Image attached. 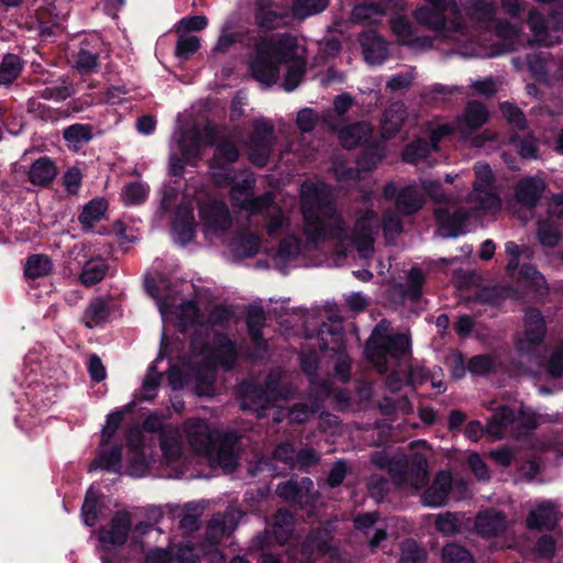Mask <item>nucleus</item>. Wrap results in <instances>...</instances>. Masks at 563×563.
I'll return each instance as SVG.
<instances>
[{
	"instance_id": "1",
	"label": "nucleus",
	"mask_w": 563,
	"mask_h": 563,
	"mask_svg": "<svg viewBox=\"0 0 563 563\" xmlns=\"http://www.w3.org/2000/svg\"><path fill=\"white\" fill-rule=\"evenodd\" d=\"M297 47L296 37L288 34L278 41L263 40L256 44L255 55L250 63L253 78L268 87L275 85L283 59L289 58Z\"/></svg>"
},
{
	"instance_id": "2",
	"label": "nucleus",
	"mask_w": 563,
	"mask_h": 563,
	"mask_svg": "<svg viewBox=\"0 0 563 563\" xmlns=\"http://www.w3.org/2000/svg\"><path fill=\"white\" fill-rule=\"evenodd\" d=\"M539 424V415L530 409L521 407L516 412L508 405H501L488 420L486 432L493 437L503 438L509 430L514 439L525 441L533 435Z\"/></svg>"
},
{
	"instance_id": "3",
	"label": "nucleus",
	"mask_w": 563,
	"mask_h": 563,
	"mask_svg": "<svg viewBox=\"0 0 563 563\" xmlns=\"http://www.w3.org/2000/svg\"><path fill=\"white\" fill-rule=\"evenodd\" d=\"M365 352L380 373L387 371V357L400 361L410 354V339L404 333L386 334L376 325L368 338Z\"/></svg>"
},
{
	"instance_id": "4",
	"label": "nucleus",
	"mask_w": 563,
	"mask_h": 563,
	"mask_svg": "<svg viewBox=\"0 0 563 563\" xmlns=\"http://www.w3.org/2000/svg\"><path fill=\"white\" fill-rule=\"evenodd\" d=\"M330 221L325 220L314 210H303L305 234L307 240L317 243L321 240L330 239L339 242L349 240V230L341 216L335 214L332 206H329L327 212Z\"/></svg>"
},
{
	"instance_id": "5",
	"label": "nucleus",
	"mask_w": 563,
	"mask_h": 563,
	"mask_svg": "<svg viewBox=\"0 0 563 563\" xmlns=\"http://www.w3.org/2000/svg\"><path fill=\"white\" fill-rule=\"evenodd\" d=\"M240 156V150L231 137L225 136L218 141L213 155L208 161V166L212 169L211 179L218 187H229L234 183L233 165Z\"/></svg>"
},
{
	"instance_id": "6",
	"label": "nucleus",
	"mask_w": 563,
	"mask_h": 563,
	"mask_svg": "<svg viewBox=\"0 0 563 563\" xmlns=\"http://www.w3.org/2000/svg\"><path fill=\"white\" fill-rule=\"evenodd\" d=\"M344 331L340 323L329 324L322 322L317 331L319 349L322 352H332L339 355L334 364V372L342 382H347L351 375V361L346 354L344 344Z\"/></svg>"
},
{
	"instance_id": "7",
	"label": "nucleus",
	"mask_w": 563,
	"mask_h": 563,
	"mask_svg": "<svg viewBox=\"0 0 563 563\" xmlns=\"http://www.w3.org/2000/svg\"><path fill=\"white\" fill-rule=\"evenodd\" d=\"M274 141L275 128L272 122L265 119L255 120L247 143L249 159L254 166L258 168L267 166Z\"/></svg>"
},
{
	"instance_id": "8",
	"label": "nucleus",
	"mask_w": 563,
	"mask_h": 563,
	"mask_svg": "<svg viewBox=\"0 0 563 563\" xmlns=\"http://www.w3.org/2000/svg\"><path fill=\"white\" fill-rule=\"evenodd\" d=\"M241 433L238 430L225 431L219 443L214 444V449L210 457H207L211 465L219 466L224 473H233L239 465V452L236 446L241 442Z\"/></svg>"
},
{
	"instance_id": "9",
	"label": "nucleus",
	"mask_w": 563,
	"mask_h": 563,
	"mask_svg": "<svg viewBox=\"0 0 563 563\" xmlns=\"http://www.w3.org/2000/svg\"><path fill=\"white\" fill-rule=\"evenodd\" d=\"M132 531V516L126 510L117 511L108 526L98 529V541L104 551L110 547H122Z\"/></svg>"
},
{
	"instance_id": "10",
	"label": "nucleus",
	"mask_w": 563,
	"mask_h": 563,
	"mask_svg": "<svg viewBox=\"0 0 563 563\" xmlns=\"http://www.w3.org/2000/svg\"><path fill=\"white\" fill-rule=\"evenodd\" d=\"M405 10L406 0H371L357 3L352 10V18L355 22L372 24L388 12Z\"/></svg>"
},
{
	"instance_id": "11",
	"label": "nucleus",
	"mask_w": 563,
	"mask_h": 563,
	"mask_svg": "<svg viewBox=\"0 0 563 563\" xmlns=\"http://www.w3.org/2000/svg\"><path fill=\"white\" fill-rule=\"evenodd\" d=\"M313 482L309 477H290L276 486V495L284 501L303 509L312 501Z\"/></svg>"
},
{
	"instance_id": "12",
	"label": "nucleus",
	"mask_w": 563,
	"mask_h": 563,
	"mask_svg": "<svg viewBox=\"0 0 563 563\" xmlns=\"http://www.w3.org/2000/svg\"><path fill=\"white\" fill-rule=\"evenodd\" d=\"M188 443L192 451L203 457H210L217 443L216 437L209 423L197 418L186 423Z\"/></svg>"
},
{
	"instance_id": "13",
	"label": "nucleus",
	"mask_w": 563,
	"mask_h": 563,
	"mask_svg": "<svg viewBox=\"0 0 563 563\" xmlns=\"http://www.w3.org/2000/svg\"><path fill=\"white\" fill-rule=\"evenodd\" d=\"M560 511L552 500H542L529 511L526 527L536 531H554L559 527Z\"/></svg>"
},
{
	"instance_id": "14",
	"label": "nucleus",
	"mask_w": 563,
	"mask_h": 563,
	"mask_svg": "<svg viewBox=\"0 0 563 563\" xmlns=\"http://www.w3.org/2000/svg\"><path fill=\"white\" fill-rule=\"evenodd\" d=\"M199 216L209 231L219 232L228 230L232 224L230 211L225 202L210 200L199 206Z\"/></svg>"
},
{
	"instance_id": "15",
	"label": "nucleus",
	"mask_w": 563,
	"mask_h": 563,
	"mask_svg": "<svg viewBox=\"0 0 563 563\" xmlns=\"http://www.w3.org/2000/svg\"><path fill=\"white\" fill-rule=\"evenodd\" d=\"M289 12L272 0H258L255 4V20L260 29L272 31L287 24Z\"/></svg>"
},
{
	"instance_id": "16",
	"label": "nucleus",
	"mask_w": 563,
	"mask_h": 563,
	"mask_svg": "<svg viewBox=\"0 0 563 563\" xmlns=\"http://www.w3.org/2000/svg\"><path fill=\"white\" fill-rule=\"evenodd\" d=\"M358 42L366 63L380 65L388 58V43L376 31L362 32Z\"/></svg>"
},
{
	"instance_id": "17",
	"label": "nucleus",
	"mask_w": 563,
	"mask_h": 563,
	"mask_svg": "<svg viewBox=\"0 0 563 563\" xmlns=\"http://www.w3.org/2000/svg\"><path fill=\"white\" fill-rule=\"evenodd\" d=\"M545 181L537 176L521 178L515 187L517 202L529 209L536 208L545 191Z\"/></svg>"
},
{
	"instance_id": "18",
	"label": "nucleus",
	"mask_w": 563,
	"mask_h": 563,
	"mask_svg": "<svg viewBox=\"0 0 563 563\" xmlns=\"http://www.w3.org/2000/svg\"><path fill=\"white\" fill-rule=\"evenodd\" d=\"M246 328L254 349L260 353H266L268 344L264 339L263 328L266 323V316L263 307L257 305L249 306L246 310Z\"/></svg>"
},
{
	"instance_id": "19",
	"label": "nucleus",
	"mask_w": 563,
	"mask_h": 563,
	"mask_svg": "<svg viewBox=\"0 0 563 563\" xmlns=\"http://www.w3.org/2000/svg\"><path fill=\"white\" fill-rule=\"evenodd\" d=\"M434 218L441 231L448 238H456L463 233V228L470 219L466 210L459 208L450 212L446 208H435Z\"/></svg>"
},
{
	"instance_id": "20",
	"label": "nucleus",
	"mask_w": 563,
	"mask_h": 563,
	"mask_svg": "<svg viewBox=\"0 0 563 563\" xmlns=\"http://www.w3.org/2000/svg\"><path fill=\"white\" fill-rule=\"evenodd\" d=\"M172 231L176 241L185 246L196 236V221L190 207H178L172 221Z\"/></svg>"
},
{
	"instance_id": "21",
	"label": "nucleus",
	"mask_w": 563,
	"mask_h": 563,
	"mask_svg": "<svg viewBox=\"0 0 563 563\" xmlns=\"http://www.w3.org/2000/svg\"><path fill=\"white\" fill-rule=\"evenodd\" d=\"M211 357L224 369L231 371L239 358L235 341L231 340L224 332H214Z\"/></svg>"
},
{
	"instance_id": "22",
	"label": "nucleus",
	"mask_w": 563,
	"mask_h": 563,
	"mask_svg": "<svg viewBox=\"0 0 563 563\" xmlns=\"http://www.w3.org/2000/svg\"><path fill=\"white\" fill-rule=\"evenodd\" d=\"M475 529L479 536L485 538L500 536L507 529L505 512L494 509L478 512L475 518Z\"/></svg>"
},
{
	"instance_id": "23",
	"label": "nucleus",
	"mask_w": 563,
	"mask_h": 563,
	"mask_svg": "<svg viewBox=\"0 0 563 563\" xmlns=\"http://www.w3.org/2000/svg\"><path fill=\"white\" fill-rule=\"evenodd\" d=\"M202 132L198 126L186 131L178 140L180 154L188 161V165L197 167L202 158Z\"/></svg>"
},
{
	"instance_id": "24",
	"label": "nucleus",
	"mask_w": 563,
	"mask_h": 563,
	"mask_svg": "<svg viewBox=\"0 0 563 563\" xmlns=\"http://www.w3.org/2000/svg\"><path fill=\"white\" fill-rule=\"evenodd\" d=\"M374 214L373 211L358 217L354 223L351 235L349 239L356 246L360 253H367L374 250V236L371 225V217Z\"/></svg>"
},
{
	"instance_id": "25",
	"label": "nucleus",
	"mask_w": 563,
	"mask_h": 563,
	"mask_svg": "<svg viewBox=\"0 0 563 563\" xmlns=\"http://www.w3.org/2000/svg\"><path fill=\"white\" fill-rule=\"evenodd\" d=\"M57 176V167L48 156H41L35 159L27 173L29 181L37 187L47 188Z\"/></svg>"
},
{
	"instance_id": "26",
	"label": "nucleus",
	"mask_w": 563,
	"mask_h": 563,
	"mask_svg": "<svg viewBox=\"0 0 563 563\" xmlns=\"http://www.w3.org/2000/svg\"><path fill=\"white\" fill-rule=\"evenodd\" d=\"M424 198L415 185H407L399 189L396 198V209L399 214L410 217L418 213L424 206Z\"/></svg>"
},
{
	"instance_id": "27",
	"label": "nucleus",
	"mask_w": 563,
	"mask_h": 563,
	"mask_svg": "<svg viewBox=\"0 0 563 563\" xmlns=\"http://www.w3.org/2000/svg\"><path fill=\"white\" fill-rule=\"evenodd\" d=\"M246 396L251 398L254 405L265 407V405L280 398L279 382L269 375L263 384L250 385Z\"/></svg>"
},
{
	"instance_id": "28",
	"label": "nucleus",
	"mask_w": 563,
	"mask_h": 563,
	"mask_svg": "<svg viewBox=\"0 0 563 563\" xmlns=\"http://www.w3.org/2000/svg\"><path fill=\"white\" fill-rule=\"evenodd\" d=\"M159 448L164 457L168 461L176 462L183 455V442L179 430L172 424L162 430L158 437Z\"/></svg>"
},
{
	"instance_id": "29",
	"label": "nucleus",
	"mask_w": 563,
	"mask_h": 563,
	"mask_svg": "<svg viewBox=\"0 0 563 563\" xmlns=\"http://www.w3.org/2000/svg\"><path fill=\"white\" fill-rule=\"evenodd\" d=\"M283 64L286 65L283 89L287 92H291L300 85L307 71V64L305 58L297 55V49H294L289 58L283 59Z\"/></svg>"
},
{
	"instance_id": "30",
	"label": "nucleus",
	"mask_w": 563,
	"mask_h": 563,
	"mask_svg": "<svg viewBox=\"0 0 563 563\" xmlns=\"http://www.w3.org/2000/svg\"><path fill=\"white\" fill-rule=\"evenodd\" d=\"M525 333L527 341L538 346L545 338L547 325L542 312L538 308H530L525 317Z\"/></svg>"
},
{
	"instance_id": "31",
	"label": "nucleus",
	"mask_w": 563,
	"mask_h": 563,
	"mask_svg": "<svg viewBox=\"0 0 563 563\" xmlns=\"http://www.w3.org/2000/svg\"><path fill=\"white\" fill-rule=\"evenodd\" d=\"M260 247V236L250 231L236 235L230 244L231 252L240 260L255 256L258 253Z\"/></svg>"
},
{
	"instance_id": "32",
	"label": "nucleus",
	"mask_w": 563,
	"mask_h": 563,
	"mask_svg": "<svg viewBox=\"0 0 563 563\" xmlns=\"http://www.w3.org/2000/svg\"><path fill=\"white\" fill-rule=\"evenodd\" d=\"M122 446L120 444L112 445L109 450H101L91 466L101 468L109 473L119 474L122 468ZM92 467H90L91 470Z\"/></svg>"
},
{
	"instance_id": "33",
	"label": "nucleus",
	"mask_w": 563,
	"mask_h": 563,
	"mask_svg": "<svg viewBox=\"0 0 563 563\" xmlns=\"http://www.w3.org/2000/svg\"><path fill=\"white\" fill-rule=\"evenodd\" d=\"M109 264L101 257L91 258L85 263L79 275L80 283L86 287L99 284L107 275Z\"/></svg>"
},
{
	"instance_id": "34",
	"label": "nucleus",
	"mask_w": 563,
	"mask_h": 563,
	"mask_svg": "<svg viewBox=\"0 0 563 563\" xmlns=\"http://www.w3.org/2000/svg\"><path fill=\"white\" fill-rule=\"evenodd\" d=\"M93 126L86 123H73L63 130V139L69 148L79 150L93 139Z\"/></svg>"
},
{
	"instance_id": "35",
	"label": "nucleus",
	"mask_w": 563,
	"mask_h": 563,
	"mask_svg": "<svg viewBox=\"0 0 563 563\" xmlns=\"http://www.w3.org/2000/svg\"><path fill=\"white\" fill-rule=\"evenodd\" d=\"M295 529L292 514L287 509H278L273 518V534L277 543L285 544L291 538Z\"/></svg>"
},
{
	"instance_id": "36",
	"label": "nucleus",
	"mask_w": 563,
	"mask_h": 563,
	"mask_svg": "<svg viewBox=\"0 0 563 563\" xmlns=\"http://www.w3.org/2000/svg\"><path fill=\"white\" fill-rule=\"evenodd\" d=\"M110 307L102 297L93 298L84 312V323L88 329L108 321L110 316Z\"/></svg>"
},
{
	"instance_id": "37",
	"label": "nucleus",
	"mask_w": 563,
	"mask_h": 563,
	"mask_svg": "<svg viewBox=\"0 0 563 563\" xmlns=\"http://www.w3.org/2000/svg\"><path fill=\"white\" fill-rule=\"evenodd\" d=\"M108 210V202L103 198L91 199L82 208L78 217L84 230H90L95 223L100 221Z\"/></svg>"
},
{
	"instance_id": "38",
	"label": "nucleus",
	"mask_w": 563,
	"mask_h": 563,
	"mask_svg": "<svg viewBox=\"0 0 563 563\" xmlns=\"http://www.w3.org/2000/svg\"><path fill=\"white\" fill-rule=\"evenodd\" d=\"M424 283L426 277L423 271L417 266L411 267L407 275L406 285L401 291L402 297L413 303L419 302L422 297Z\"/></svg>"
},
{
	"instance_id": "39",
	"label": "nucleus",
	"mask_w": 563,
	"mask_h": 563,
	"mask_svg": "<svg viewBox=\"0 0 563 563\" xmlns=\"http://www.w3.org/2000/svg\"><path fill=\"white\" fill-rule=\"evenodd\" d=\"M35 19L40 34L42 36H51L55 33V29L59 26L60 12L57 8L40 5L35 10Z\"/></svg>"
},
{
	"instance_id": "40",
	"label": "nucleus",
	"mask_w": 563,
	"mask_h": 563,
	"mask_svg": "<svg viewBox=\"0 0 563 563\" xmlns=\"http://www.w3.org/2000/svg\"><path fill=\"white\" fill-rule=\"evenodd\" d=\"M24 62L16 54L8 53L0 63V85H11L22 73Z\"/></svg>"
},
{
	"instance_id": "41",
	"label": "nucleus",
	"mask_w": 563,
	"mask_h": 563,
	"mask_svg": "<svg viewBox=\"0 0 563 563\" xmlns=\"http://www.w3.org/2000/svg\"><path fill=\"white\" fill-rule=\"evenodd\" d=\"M487 120L488 110L484 103L476 100H472L467 103L462 121L470 131H476L483 126Z\"/></svg>"
},
{
	"instance_id": "42",
	"label": "nucleus",
	"mask_w": 563,
	"mask_h": 563,
	"mask_svg": "<svg viewBox=\"0 0 563 563\" xmlns=\"http://www.w3.org/2000/svg\"><path fill=\"white\" fill-rule=\"evenodd\" d=\"M406 117L404 104H394L384 112L383 130L387 137H394L400 132Z\"/></svg>"
},
{
	"instance_id": "43",
	"label": "nucleus",
	"mask_w": 563,
	"mask_h": 563,
	"mask_svg": "<svg viewBox=\"0 0 563 563\" xmlns=\"http://www.w3.org/2000/svg\"><path fill=\"white\" fill-rule=\"evenodd\" d=\"M433 151V146L429 140L418 137L408 143L402 151V159L409 164H417L418 162L427 158Z\"/></svg>"
},
{
	"instance_id": "44",
	"label": "nucleus",
	"mask_w": 563,
	"mask_h": 563,
	"mask_svg": "<svg viewBox=\"0 0 563 563\" xmlns=\"http://www.w3.org/2000/svg\"><path fill=\"white\" fill-rule=\"evenodd\" d=\"M330 0H291V15L298 20L323 12Z\"/></svg>"
},
{
	"instance_id": "45",
	"label": "nucleus",
	"mask_w": 563,
	"mask_h": 563,
	"mask_svg": "<svg viewBox=\"0 0 563 563\" xmlns=\"http://www.w3.org/2000/svg\"><path fill=\"white\" fill-rule=\"evenodd\" d=\"M366 139L365 124L356 122L344 126L339 132V140L346 150H354Z\"/></svg>"
},
{
	"instance_id": "46",
	"label": "nucleus",
	"mask_w": 563,
	"mask_h": 563,
	"mask_svg": "<svg viewBox=\"0 0 563 563\" xmlns=\"http://www.w3.org/2000/svg\"><path fill=\"white\" fill-rule=\"evenodd\" d=\"M51 271L52 261L45 254H33L29 256L24 266V275L31 279L46 276Z\"/></svg>"
},
{
	"instance_id": "47",
	"label": "nucleus",
	"mask_w": 563,
	"mask_h": 563,
	"mask_svg": "<svg viewBox=\"0 0 563 563\" xmlns=\"http://www.w3.org/2000/svg\"><path fill=\"white\" fill-rule=\"evenodd\" d=\"M528 26L530 31L536 36L537 41L542 45H549L550 44V34H549V27H548V21L545 20L544 15L540 13L538 10L532 9L529 12L528 15Z\"/></svg>"
},
{
	"instance_id": "48",
	"label": "nucleus",
	"mask_w": 563,
	"mask_h": 563,
	"mask_svg": "<svg viewBox=\"0 0 563 563\" xmlns=\"http://www.w3.org/2000/svg\"><path fill=\"white\" fill-rule=\"evenodd\" d=\"M408 481L412 484H424L428 481V461L421 453H415L408 460Z\"/></svg>"
},
{
	"instance_id": "49",
	"label": "nucleus",
	"mask_w": 563,
	"mask_h": 563,
	"mask_svg": "<svg viewBox=\"0 0 563 563\" xmlns=\"http://www.w3.org/2000/svg\"><path fill=\"white\" fill-rule=\"evenodd\" d=\"M275 208V201L272 192H264L260 196H251L249 199H243L240 208L249 211L251 214H261L269 208Z\"/></svg>"
},
{
	"instance_id": "50",
	"label": "nucleus",
	"mask_w": 563,
	"mask_h": 563,
	"mask_svg": "<svg viewBox=\"0 0 563 563\" xmlns=\"http://www.w3.org/2000/svg\"><path fill=\"white\" fill-rule=\"evenodd\" d=\"M231 187L230 190V200L233 206L240 207L243 199H249L252 196L253 189L255 187V178L253 176H247L241 181H236L229 185Z\"/></svg>"
},
{
	"instance_id": "51",
	"label": "nucleus",
	"mask_w": 563,
	"mask_h": 563,
	"mask_svg": "<svg viewBox=\"0 0 563 563\" xmlns=\"http://www.w3.org/2000/svg\"><path fill=\"white\" fill-rule=\"evenodd\" d=\"M496 366L495 357L490 354H477L467 362V371L473 375L486 376L494 372Z\"/></svg>"
},
{
	"instance_id": "52",
	"label": "nucleus",
	"mask_w": 563,
	"mask_h": 563,
	"mask_svg": "<svg viewBox=\"0 0 563 563\" xmlns=\"http://www.w3.org/2000/svg\"><path fill=\"white\" fill-rule=\"evenodd\" d=\"M162 375L156 371V366L151 364L148 372L142 382V396L144 401H152L156 397L157 389L161 385Z\"/></svg>"
},
{
	"instance_id": "53",
	"label": "nucleus",
	"mask_w": 563,
	"mask_h": 563,
	"mask_svg": "<svg viewBox=\"0 0 563 563\" xmlns=\"http://www.w3.org/2000/svg\"><path fill=\"white\" fill-rule=\"evenodd\" d=\"M98 506V496L92 490V488H89L86 492L85 499L80 509L81 517L84 519V522L88 527H93L99 520V515L97 511Z\"/></svg>"
},
{
	"instance_id": "54",
	"label": "nucleus",
	"mask_w": 563,
	"mask_h": 563,
	"mask_svg": "<svg viewBox=\"0 0 563 563\" xmlns=\"http://www.w3.org/2000/svg\"><path fill=\"white\" fill-rule=\"evenodd\" d=\"M443 563H475L471 552L456 543H449L442 549Z\"/></svg>"
},
{
	"instance_id": "55",
	"label": "nucleus",
	"mask_w": 563,
	"mask_h": 563,
	"mask_svg": "<svg viewBox=\"0 0 563 563\" xmlns=\"http://www.w3.org/2000/svg\"><path fill=\"white\" fill-rule=\"evenodd\" d=\"M401 12H391L394 16L390 19V29L400 42L405 44L410 42L413 30L410 21Z\"/></svg>"
},
{
	"instance_id": "56",
	"label": "nucleus",
	"mask_w": 563,
	"mask_h": 563,
	"mask_svg": "<svg viewBox=\"0 0 563 563\" xmlns=\"http://www.w3.org/2000/svg\"><path fill=\"white\" fill-rule=\"evenodd\" d=\"M527 66L532 78L539 82H547L549 79V71L547 60L537 53L527 55Z\"/></svg>"
},
{
	"instance_id": "57",
	"label": "nucleus",
	"mask_w": 563,
	"mask_h": 563,
	"mask_svg": "<svg viewBox=\"0 0 563 563\" xmlns=\"http://www.w3.org/2000/svg\"><path fill=\"white\" fill-rule=\"evenodd\" d=\"M556 551V541L551 534H542L536 541L533 553L538 560L551 561Z\"/></svg>"
},
{
	"instance_id": "58",
	"label": "nucleus",
	"mask_w": 563,
	"mask_h": 563,
	"mask_svg": "<svg viewBox=\"0 0 563 563\" xmlns=\"http://www.w3.org/2000/svg\"><path fill=\"white\" fill-rule=\"evenodd\" d=\"M434 526L435 529L444 536H454L459 533L461 529L456 514L450 511L438 515Z\"/></svg>"
},
{
	"instance_id": "59",
	"label": "nucleus",
	"mask_w": 563,
	"mask_h": 563,
	"mask_svg": "<svg viewBox=\"0 0 563 563\" xmlns=\"http://www.w3.org/2000/svg\"><path fill=\"white\" fill-rule=\"evenodd\" d=\"M426 551L415 540H407L401 548L400 563H426Z\"/></svg>"
},
{
	"instance_id": "60",
	"label": "nucleus",
	"mask_w": 563,
	"mask_h": 563,
	"mask_svg": "<svg viewBox=\"0 0 563 563\" xmlns=\"http://www.w3.org/2000/svg\"><path fill=\"white\" fill-rule=\"evenodd\" d=\"M500 110L506 120L519 131L527 129V119L523 111L516 104L504 102L500 104Z\"/></svg>"
},
{
	"instance_id": "61",
	"label": "nucleus",
	"mask_w": 563,
	"mask_h": 563,
	"mask_svg": "<svg viewBox=\"0 0 563 563\" xmlns=\"http://www.w3.org/2000/svg\"><path fill=\"white\" fill-rule=\"evenodd\" d=\"M511 142L517 148L518 154L525 159H534L538 157L539 147L533 136H512Z\"/></svg>"
},
{
	"instance_id": "62",
	"label": "nucleus",
	"mask_w": 563,
	"mask_h": 563,
	"mask_svg": "<svg viewBox=\"0 0 563 563\" xmlns=\"http://www.w3.org/2000/svg\"><path fill=\"white\" fill-rule=\"evenodd\" d=\"M300 253V240L291 234L280 240L276 256L282 261H289Z\"/></svg>"
},
{
	"instance_id": "63",
	"label": "nucleus",
	"mask_w": 563,
	"mask_h": 563,
	"mask_svg": "<svg viewBox=\"0 0 563 563\" xmlns=\"http://www.w3.org/2000/svg\"><path fill=\"white\" fill-rule=\"evenodd\" d=\"M200 47V41L197 36L190 35L179 37L176 43L175 55L179 59H189Z\"/></svg>"
},
{
	"instance_id": "64",
	"label": "nucleus",
	"mask_w": 563,
	"mask_h": 563,
	"mask_svg": "<svg viewBox=\"0 0 563 563\" xmlns=\"http://www.w3.org/2000/svg\"><path fill=\"white\" fill-rule=\"evenodd\" d=\"M545 371L553 378L563 376V345L552 351L548 358Z\"/></svg>"
}]
</instances>
